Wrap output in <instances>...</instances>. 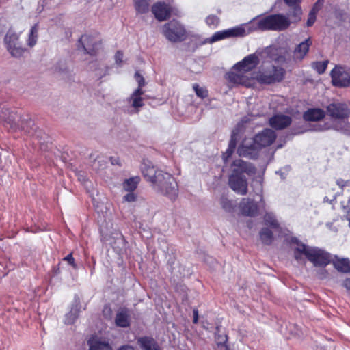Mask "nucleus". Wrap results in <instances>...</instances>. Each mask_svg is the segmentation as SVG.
<instances>
[{"instance_id": "2eb2a0df", "label": "nucleus", "mask_w": 350, "mask_h": 350, "mask_svg": "<svg viewBox=\"0 0 350 350\" xmlns=\"http://www.w3.org/2000/svg\"><path fill=\"white\" fill-rule=\"evenodd\" d=\"M152 12L157 20L162 21L170 17L171 9L164 3L157 2L152 5Z\"/></svg>"}, {"instance_id": "603ef678", "label": "nucleus", "mask_w": 350, "mask_h": 350, "mask_svg": "<svg viewBox=\"0 0 350 350\" xmlns=\"http://www.w3.org/2000/svg\"><path fill=\"white\" fill-rule=\"evenodd\" d=\"M349 184H350V183H349V182H346V183H345V185H349Z\"/></svg>"}, {"instance_id": "58836bf2", "label": "nucleus", "mask_w": 350, "mask_h": 350, "mask_svg": "<svg viewBox=\"0 0 350 350\" xmlns=\"http://www.w3.org/2000/svg\"><path fill=\"white\" fill-rule=\"evenodd\" d=\"M215 340L218 347H219L221 350H222V345H226L227 337L226 335L217 334L215 336Z\"/></svg>"}, {"instance_id": "6e6552de", "label": "nucleus", "mask_w": 350, "mask_h": 350, "mask_svg": "<svg viewBox=\"0 0 350 350\" xmlns=\"http://www.w3.org/2000/svg\"><path fill=\"white\" fill-rule=\"evenodd\" d=\"M250 32L251 29L247 25H241L214 33L213 35L208 38V42L213 43L230 38L243 37L249 34Z\"/></svg>"}, {"instance_id": "0eeeda50", "label": "nucleus", "mask_w": 350, "mask_h": 350, "mask_svg": "<svg viewBox=\"0 0 350 350\" xmlns=\"http://www.w3.org/2000/svg\"><path fill=\"white\" fill-rule=\"evenodd\" d=\"M291 24L288 17L283 14H273L260 19L258 28L262 30L283 31L286 29Z\"/></svg>"}, {"instance_id": "a19ab883", "label": "nucleus", "mask_w": 350, "mask_h": 350, "mask_svg": "<svg viewBox=\"0 0 350 350\" xmlns=\"http://www.w3.org/2000/svg\"><path fill=\"white\" fill-rule=\"evenodd\" d=\"M137 200V196L134 192H128L123 196V202H133Z\"/></svg>"}, {"instance_id": "7ed1b4c3", "label": "nucleus", "mask_w": 350, "mask_h": 350, "mask_svg": "<svg viewBox=\"0 0 350 350\" xmlns=\"http://www.w3.org/2000/svg\"><path fill=\"white\" fill-rule=\"evenodd\" d=\"M275 138L276 135L273 131L265 129L254 139L245 138L238 147L237 153L241 157L255 158L262 148L271 145Z\"/></svg>"}, {"instance_id": "ddd939ff", "label": "nucleus", "mask_w": 350, "mask_h": 350, "mask_svg": "<svg viewBox=\"0 0 350 350\" xmlns=\"http://www.w3.org/2000/svg\"><path fill=\"white\" fill-rule=\"evenodd\" d=\"M142 90L135 89L133 93L126 99V102L134 109V112L137 113L139 108L144 106V95Z\"/></svg>"}, {"instance_id": "b1692460", "label": "nucleus", "mask_w": 350, "mask_h": 350, "mask_svg": "<svg viewBox=\"0 0 350 350\" xmlns=\"http://www.w3.org/2000/svg\"><path fill=\"white\" fill-rule=\"evenodd\" d=\"M115 322L117 326L126 327L129 325V314L126 310H121L116 314Z\"/></svg>"}, {"instance_id": "6ab92c4d", "label": "nucleus", "mask_w": 350, "mask_h": 350, "mask_svg": "<svg viewBox=\"0 0 350 350\" xmlns=\"http://www.w3.org/2000/svg\"><path fill=\"white\" fill-rule=\"evenodd\" d=\"M241 129L240 128V125L239 124L236 129H234L232 131L231 139L229 143L228 148L224 154V159L226 161L232 154L233 152L235 146L237 141L239 138V133L241 132Z\"/></svg>"}, {"instance_id": "72a5a7b5", "label": "nucleus", "mask_w": 350, "mask_h": 350, "mask_svg": "<svg viewBox=\"0 0 350 350\" xmlns=\"http://www.w3.org/2000/svg\"><path fill=\"white\" fill-rule=\"evenodd\" d=\"M90 38L89 36H82L81 38V41L82 42L84 51L88 53H91L95 49L94 46L92 48L90 46Z\"/></svg>"}, {"instance_id": "473e14b6", "label": "nucleus", "mask_w": 350, "mask_h": 350, "mask_svg": "<svg viewBox=\"0 0 350 350\" xmlns=\"http://www.w3.org/2000/svg\"><path fill=\"white\" fill-rule=\"evenodd\" d=\"M193 89L199 98H204L207 97L208 92L204 88L200 87L198 84L195 83L193 85Z\"/></svg>"}, {"instance_id": "2f4dec72", "label": "nucleus", "mask_w": 350, "mask_h": 350, "mask_svg": "<svg viewBox=\"0 0 350 350\" xmlns=\"http://www.w3.org/2000/svg\"><path fill=\"white\" fill-rule=\"evenodd\" d=\"M265 224L271 226L273 229L277 230L278 224L273 214L267 213L265 216Z\"/></svg>"}, {"instance_id": "864d4df0", "label": "nucleus", "mask_w": 350, "mask_h": 350, "mask_svg": "<svg viewBox=\"0 0 350 350\" xmlns=\"http://www.w3.org/2000/svg\"><path fill=\"white\" fill-rule=\"evenodd\" d=\"M324 200H328L327 198V197H325V198H324Z\"/></svg>"}, {"instance_id": "dca6fc26", "label": "nucleus", "mask_w": 350, "mask_h": 350, "mask_svg": "<svg viewBox=\"0 0 350 350\" xmlns=\"http://www.w3.org/2000/svg\"><path fill=\"white\" fill-rule=\"evenodd\" d=\"M291 122V118L283 114L275 115L269 119L270 125L275 129H284L288 126Z\"/></svg>"}, {"instance_id": "393cba45", "label": "nucleus", "mask_w": 350, "mask_h": 350, "mask_svg": "<svg viewBox=\"0 0 350 350\" xmlns=\"http://www.w3.org/2000/svg\"><path fill=\"white\" fill-rule=\"evenodd\" d=\"M16 119H18V116L10 112L8 109H2L0 111V120L5 121L11 128L14 126Z\"/></svg>"}, {"instance_id": "9b49d317", "label": "nucleus", "mask_w": 350, "mask_h": 350, "mask_svg": "<svg viewBox=\"0 0 350 350\" xmlns=\"http://www.w3.org/2000/svg\"><path fill=\"white\" fill-rule=\"evenodd\" d=\"M328 115L334 120L347 119L350 109L345 103L333 102L327 107Z\"/></svg>"}, {"instance_id": "8fccbe9b", "label": "nucleus", "mask_w": 350, "mask_h": 350, "mask_svg": "<svg viewBox=\"0 0 350 350\" xmlns=\"http://www.w3.org/2000/svg\"><path fill=\"white\" fill-rule=\"evenodd\" d=\"M222 350H230L226 345H222Z\"/></svg>"}, {"instance_id": "20e7f679", "label": "nucleus", "mask_w": 350, "mask_h": 350, "mask_svg": "<svg viewBox=\"0 0 350 350\" xmlns=\"http://www.w3.org/2000/svg\"><path fill=\"white\" fill-rule=\"evenodd\" d=\"M291 248L297 261L307 258L316 267H325L330 262L329 254L320 248L308 247L297 241L292 243Z\"/></svg>"}, {"instance_id": "1a4fd4ad", "label": "nucleus", "mask_w": 350, "mask_h": 350, "mask_svg": "<svg viewBox=\"0 0 350 350\" xmlns=\"http://www.w3.org/2000/svg\"><path fill=\"white\" fill-rule=\"evenodd\" d=\"M165 38L171 42H178L185 36V29L177 21H171L165 24L162 29Z\"/></svg>"}, {"instance_id": "4be33fe9", "label": "nucleus", "mask_w": 350, "mask_h": 350, "mask_svg": "<svg viewBox=\"0 0 350 350\" xmlns=\"http://www.w3.org/2000/svg\"><path fill=\"white\" fill-rule=\"evenodd\" d=\"M139 345L144 350H160L157 342L150 338H140L137 340Z\"/></svg>"}, {"instance_id": "ea45409f", "label": "nucleus", "mask_w": 350, "mask_h": 350, "mask_svg": "<svg viewBox=\"0 0 350 350\" xmlns=\"http://www.w3.org/2000/svg\"><path fill=\"white\" fill-rule=\"evenodd\" d=\"M134 77L138 84V87L137 89L142 90V88H144L146 84L144 78L138 72H135Z\"/></svg>"}, {"instance_id": "e433bc0d", "label": "nucleus", "mask_w": 350, "mask_h": 350, "mask_svg": "<svg viewBox=\"0 0 350 350\" xmlns=\"http://www.w3.org/2000/svg\"><path fill=\"white\" fill-rule=\"evenodd\" d=\"M327 62H317L313 64L314 68L318 72V73H323L327 68Z\"/></svg>"}, {"instance_id": "c85d7f7f", "label": "nucleus", "mask_w": 350, "mask_h": 350, "mask_svg": "<svg viewBox=\"0 0 350 350\" xmlns=\"http://www.w3.org/2000/svg\"><path fill=\"white\" fill-rule=\"evenodd\" d=\"M38 28L36 25H33L28 34V38L27 40V45L30 47L33 46L38 40Z\"/></svg>"}, {"instance_id": "423d86ee", "label": "nucleus", "mask_w": 350, "mask_h": 350, "mask_svg": "<svg viewBox=\"0 0 350 350\" xmlns=\"http://www.w3.org/2000/svg\"><path fill=\"white\" fill-rule=\"evenodd\" d=\"M284 70L274 65H264L256 74V81L260 83L271 84L281 81L284 77Z\"/></svg>"}, {"instance_id": "f8f14e48", "label": "nucleus", "mask_w": 350, "mask_h": 350, "mask_svg": "<svg viewBox=\"0 0 350 350\" xmlns=\"http://www.w3.org/2000/svg\"><path fill=\"white\" fill-rule=\"evenodd\" d=\"M5 42L8 51L12 56H21L24 49L18 41V36L12 31H8L5 37Z\"/></svg>"}, {"instance_id": "c9c22d12", "label": "nucleus", "mask_w": 350, "mask_h": 350, "mask_svg": "<svg viewBox=\"0 0 350 350\" xmlns=\"http://www.w3.org/2000/svg\"><path fill=\"white\" fill-rule=\"evenodd\" d=\"M206 22L209 27L215 28L218 25L219 19L214 15H210L206 18Z\"/></svg>"}, {"instance_id": "09e8293b", "label": "nucleus", "mask_w": 350, "mask_h": 350, "mask_svg": "<svg viewBox=\"0 0 350 350\" xmlns=\"http://www.w3.org/2000/svg\"><path fill=\"white\" fill-rule=\"evenodd\" d=\"M119 350H135L132 346L124 345L122 346Z\"/></svg>"}, {"instance_id": "de8ad7c7", "label": "nucleus", "mask_w": 350, "mask_h": 350, "mask_svg": "<svg viewBox=\"0 0 350 350\" xmlns=\"http://www.w3.org/2000/svg\"><path fill=\"white\" fill-rule=\"evenodd\" d=\"M198 319V313L197 310H193V323H196Z\"/></svg>"}, {"instance_id": "4468645a", "label": "nucleus", "mask_w": 350, "mask_h": 350, "mask_svg": "<svg viewBox=\"0 0 350 350\" xmlns=\"http://www.w3.org/2000/svg\"><path fill=\"white\" fill-rule=\"evenodd\" d=\"M333 129L346 135H350V123L347 119L334 120L332 124H325L320 131Z\"/></svg>"}, {"instance_id": "f3484780", "label": "nucleus", "mask_w": 350, "mask_h": 350, "mask_svg": "<svg viewBox=\"0 0 350 350\" xmlns=\"http://www.w3.org/2000/svg\"><path fill=\"white\" fill-rule=\"evenodd\" d=\"M89 350H112L108 341L95 336L88 340Z\"/></svg>"}, {"instance_id": "f03ea898", "label": "nucleus", "mask_w": 350, "mask_h": 350, "mask_svg": "<svg viewBox=\"0 0 350 350\" xmlns=\"http://www.w3.org/2000/svg\"><path fill=\"white\" fill-rule=\"evenodd\" d=\"M259 63L256 54H251L245 57L241 62L237 63L232 70L228 74V79L234 83L246 87H250L255 83L256 74L250 71Z\"/></svg>"}, {"instance_id": "a18cd8bd", "label": "nucleus", "mask_w": 350, "mask_h": 350, "mask_svg": "<svg viewBox=\"0 0 350 350\" xmlns=\"http://www.w3.org/2000/svg\"><path fill=\"white\" fill-rule=\"evenodd\" d=\"M284 1L288 6H294L296 5H299L301 2V0H284Z\"/></svg>"}, {"instance_id": "f257e3e1", "label": "nucleus", "mask_w": 350, "mask_h": 350, "mask_svg": "<svg viewBox=\"0 0 350 350\" xmlns=\"http://www.w3.org/2000/svg\"><path fill=\"white\" fill-rule=\"evenodd\" d=\"M147 180L152 183V188L157 192L174 200L178 196V185L171 174L154 167H147L143 170Z\"/></svg>"}, {"instance_id": "49530a36", "label": "nucleus", "mask_w": 350, "mask_h": 350, "mask_svg": "<svg viewBox=\"0 0 350 350\" xmlns=\"http://www.w3.org/2000/svg\"><path fill=\"white\" fill-rule=\"evenodd\" d=\"M343 286L347 288V291L350 292V278L346 279L343 282Z\"/></svg>"}, {"instance_id": "79ce46f5", "label": "nucleus", "mask_w": 350, "mask_h": 350, "mask_svg": "<svg viewBox=\"0 0 350 350\" xmlns=\"http://www.w3.org/2000/svg\"><path fill=\"white\" fill-rule=\"evenodd\" d=\"M316 20V11L314 8H313L308 15V18L307 20V25L308 27L312 26Z\"/></svg>"}, {"instance_id": "bb28decb", "label": "nucleus", "mask_w": 350, "mask_h": 350, "mask_svg": "<svg viewBox=\"0 0 350 350\" xmlns=\"http://www.w3.org/2000/svg\"><path fill=\"white\" fill-rule=\"evenodd\" d=\"M79 313V308L78 305L73 306L70 311L66 314L64 323L68 325L74 323L76 319L78 318Z\"/></svg>"}, {"instance_id": "cd10ccee", "label": "nucleus", "mask_w": 350, "mask_h": 350, "mask_svg": "<svg viewBox=\"0 0 350 350\" xmlns=\"http://www.w3.org/2000/svg\"><path fill=\"white\" fill-rule=\"evenodd\" d=\"M134 7L137 14H145L149 10L148 0H133Z\"/></svg>"}, {"instance_id": "3c124183", "label": "nucleus", "mask_w": 350, "mask_h": 350, "mask_svg": "<svg viewBox=\"0 0 350 350\" xmlns=\"http://www.w3.org/2000/svg\"><path fill=\"white\" fill-rule=\"evenodd\" d=\"M337 183H338V185H340V182L338 181V182H337ZM343 186H344L343 185H341V187H342Z\"/></svg>"}, {"instance_id": "7c9ffc66", "label": "nucleus", "mask_w": 350, "mask_h": 350, "mask_svg": "<svg viewBox=\"0 0 350 350\" xmlns=\"http://www.w3.org/2000/svg\"><path fill=\"white\" fill-rule=\"evenodd\" d=\"M293 10L290 13V16L292 18L293 22H298L301 20L302 10L299 5L291 6Z\"/></svg>"}, {"instance_id": "c03bdc74", "label": "nucleus", "mask_w": 350, "mask_h": 350, "mask_svg": "<svg viewBox=\"0 0 350 350\" xmlns=\"http://www.w3.org/2000/svg\"><path fill=\"white\" fill-rule=\"evenodd\" d=\"M64 260H66L70 265H71L75 269L77 268V265L75 263V259L72 257V255L71 254L66 256L64 258Z\"/></svg>"}, {"instance_id": "412c9836", "label": "nucleus", "mask_w": 350, "mask_h": 350, "mask_svg": "<svg viewBox=\"0 0 350 350\" xmlns=\"http://www.w3.org/2000/svg\"><path fill=\"white\" fill-rule=\"evenodd\" d=\"M311 44L310 39L301 42L294 51V56L296 59H302L308 51Z\"/></svg>"}, {"instance_id": "39448f33", "label": "nucleus", "mask_w": 350, "mask_h": 350, "mask_svg": "<svg viewBox=\"0 0 350 350\" xmlns=\"http://www.w3.org/2000/svg\"><path fill=\"white\" fill-rule=\"evenodd\" d=\"M256 170L250 163L241 159L236 160L232 165V174L229 178V185L231 189L241 195L247 192V183L244 174L251 176L254 174Z\"/></svg>"}, {"instance_id": "37998d69", "label": "nucleus", "mask_w": 350, "mask_h": 350, "mask_svg": "<svg viewBox=\"0 0 350 350\" xmlns=\"http://www.w3.org/2000/svg\"><path fill=\"white\" fill-rule=\"evenodd\" d=\"M124 55L120 51H118L115 55L116 64L120 66L123 63Z\"/></svg>"}, {"instance_id": "9d476101", "label": "nucleus", "mask_w": 350, "mask_h": 350, "mask_svg": "<svg viewBox=\"0 0 350 350\" xmlns=\"http://www.w3.org/2000/svg\"><path fill=\"white\" fill-rule=\"evenodd\" d=\"M333 85L337 87L345 88L350 85V72L349 70L336 66L331 72Z\"/></svg>"}, {"instance_id": "a878e982", "label": "nucleus", "mask_w": 350, "mask_h": 350, "mask_svg": "<svg viewBox=\"0 0 350 350\" xmlns=\"http://www.w3.org/2000/svg\"><path fill=\"white\" fill-rule=\"evenodd\" d=\"M139 180L140 178L138 176L126 179L122 184L124 191L127 192H133L137 188Z\"/></svg>"}, {"instance_id": "4c0bfd02", "label": "nucleus", "mask_w": 350, "mask_h": 350, "mask_svg": "<svg viewBox=\"0 0 350 350\" xmlns=\"http://www.w3.org/2000/svg\"><path fill=\"white\" fill-rule=\"evenodd\" d=\"M220 204L221 207L226 211H230L232 209V205L230 200H228L226 198H221L220 200Z\"/></svg>"}, {"instance_id": "5701e85b", "label": "nucleus", "mask_w": 350, "mask_h": 350, "mask_svg": "<svg viewBox=\"0 0 350 350\" xmlns=\"http://www.w3.org/2000/svg\"><path fill=\"white\" fill-rule=\"evenodd\" d=\"M333 264L334 267L341 272H350V260L348 258H336Z\"/></svg>"}, {"instance_id": "f704fd0d", "label": "nucleus", "mask_w": 350, "mask_h": 350, "mask_svg": "<svg viewBox=\"0 0 350 350\" xmlns=\"http://www.w3.org/2000/svg\"><path fill=\"white\" fill-rule=\"evenodd\" d=\"M341 205L345 213V218L349 221V226L350 227V196L347 202H342Z\"/></svg>"}, {"instance_id": "c756f323", "label": "nucleus", "mask_w": 350, "mask_h": 350, "mask_svg": "<svg viewBox=\"0 0 350 350\" xmlns=\"http://www.w3.org/2000/svg\"><path fill=\"white\" fill-rule=\"evenodd\" d=\"M260 239L263 243L269 245L273 241V232L267 228H264L260 232Z\"/></svg>"}, {"instance_id": "a211bd4d", "label": "nucleus", "mask_w": 350, "mask_h": 350, "mask_svg": "<svg viewBox=\"0 0 350 350\" xmlns=\"http://www.w3.org/2000/svg\"><path fill=\"white\" fill-rule=\"evenodd\" d=\"M242 214L247 216H254L258 212L257 205L250 199L244 198L239 205Z\"/></svg>"}, {"instance_id": "aec40b11", "label": "nucleus", "mask_w": 350, "mask_h": 350, "mask_svg": "<svg viewBox=\"0 0 350 350\" xmlns=\"http://www.w3.org/2000/svg\"><path fill=\"white\" fill-rule=\"evenodd\" d=\"M324 116L325 112L321 109H310L304 114V118L307 121H318Z\"/></svg>"}]
</instances>
